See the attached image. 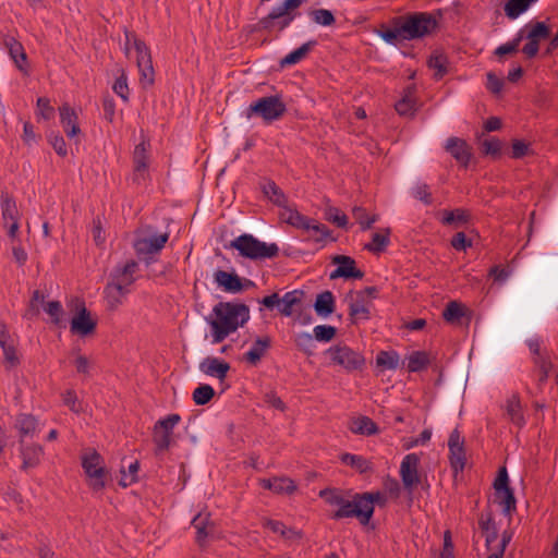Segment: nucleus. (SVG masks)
I'll list each match as a JSON object with an SVG mask.
<instances>
[{
    "label": "nucleus",
    "instance_id": "0eeeda50",
    "mask_svg": "<svg viewBox=\"0 0 558 558\" xmlns=\"http://www.w3.org/2000/svg\"><path fill=\"white\" fill-rule=\"evenodd\" d=\"M82 468L87 477L88 486L100 492L106 486L107 471L101 456L94 449L85 450L81 456Z\"/></svg>",
    "mask_w": 558,
    "mask_h": 558
},
{
    "label": "nucleus",
    "instance_id": "cd10ccee",
    "mask_svg": "<svg viewBox=\"0 0 558 558\" xmlns=\"http://www.w3.org/2000/svg\"><path fill=\"white\" fill-rule=\"evenodd\" d=\"M105 299L110 310H116L123 303L124 298L130 293V289H123L109 280L105 287Z\"/></svg>",
    "mask_w": 558,
    "mask_h": 558
},
{
    "label": "nucleus",
    "instance_id": "f8f14e48",
    "mask_svg": "<svg viewBox=\"0 0 558 558\" xmlns=\"http://www.w3.org/2000/svg\"><path fill=\"white\" fill-rule=\"evenodd\" d=\"M169 233H155L150 229L141 231L134 241V248L137 255L149 257L158 254L166 245Z\"/></svg>",
    "mask_w": 558,
    "mask_h": 558
},
{
    "label": "nucleus",
    "instance_id": "a19ab883",
    "mask_svg": "<svg viewBox=\"0 0 558 558\" xmlns=\"http://www.w3.org/2000/svg\"><path fill=\"white\" fill-rule=\"evenodd\" d=\"M262 191L270 202L280 207L287 203L286 196L281 189L272 181H265L262 184Z\"/></svg>",
    "mask_w": 558,
    "mask_h": 558
},
{
    "label": "nucleus",
    "instance_id": "0e129e2a",
    "mask_svg": "<svg viewBox=\"0 0 558 558\" xmlns=\"http://www.w3.org/2000/svg\"><path fill=\"white\" fill-rule=\"evenodd\" d=\"M63 403L74 413L83 412V404L78 400L75 391L68 390L62 396Z\"/></svg>",
    "mask_w": 558,
    "mask_h": 558
},
{
    "label": "nucleus",
    "instance_id": "ddd939ff",
    "mask_svg": "<svg viewBox=\"0 0 558 558\" xmlns=\"http://www.w3.org/2000/svg\"><path fill=\"white\" fill-rule=\"evenodd\" d=\"M496 501L502 507L506 515H510L515 509V498L512 489L508 485V474L506 468H501L494 482Z\"/></svg>",
    "mask_w": 558,
    "mask_h": 558
},
{
    "label": "nucleus",
    "instance_id": "864d4df0",
    "mask_svg": "<svg viewBox=\"0 0 558 558\" xmlns=\"http://www.w3.org/2000/svg\"><path fill=\"white\" fill-rule=\"evenodd\" d=\"M215 396V390L209 385H199L195 390L193 391V401L197 405H204L207 404L213 397Z\"/></svg>",
    "mask_w": 558,
    "mask_h": 558
},
{
    "label": "nucleus",
    "instance_id": "c03bdc74",
    "mask_svg": "<svg viewBox=\"0 0 558 558\" xmlns=\"http://www.w3.org/2000/svg\"><path fill=\"white\" fill-rule=\"evenodd\" d=\"M303 230L308 234V238L315 242L324 241L329 236L328 228L311 218H308V223H305Z\"/></svg>",
    "mask_w": 558,
    "mask_h": 558
},
{
    "label": "nucleus",
    "instance_id": "5701e85b",
    "mask_svg": "<svg viewBox=\"0 0 558 558\" xmlns=\"http://www.w3.org/2000/svg\"><path fill=\"white\" fill-rule=\"evenodd\" d=\"M446 150L462 166H468L471 159V148L466 142L459 137L447 140Z\"/></svg>",
    "mask_w": 558,
    "mask_h": 558
},
{
    "label": "nucleus",
    "instance_id": "7ed1b4c3",
    "mask_svg": "<svg viewBox=\"0 0 558 558\" xmlns=\"http://www.w3.org/2000/svg\"><path fill=\"white\" fill-rule=\"evenodd\" d=\"M124 52L128 58H135L140 72V83L143 87H149L155 81V71L147 46L134 34L125 33Z\"/></svg>",
    "mask_w": 558,
    "mask_h": 558
},
{
    "label": "nucleus",
    "instance_id": "423d86ee",
    "mask_svg": "<svg viewBox=\"0 0 558 558\" xmlns=\"http://www.w3.org/2000/svg\"><path fill=\"white\" fill-rule=\"evenodd\" d=\"M325 355L329 359L330 365L340 366L349 373L361 371L365 365L363 354L344 343L331 345L325 351Z\"/></svg>",
    "mask_w": 558,
    "mask_h": 558
},
{
    "label": "nucleus",
    "instance_id": "58836bf2",
    "mask_svg": "<svg viewBox=\"0 0 558 558\" xmlns=\"http://www.w3.org/2000/svg\"><path fill=\"white\" fill-rule=\"evenodd\" d=\"M41 454H43V449L40 446H37V445H32V446H27V447L22 446L21 456L23 459V465H22L23 469L35 468L36 465H38L40 462Z\"/></svg>",
    "mask_w": 558,
    "mask_h": 558
},
{
    "label": "nucleus",
    "instance_id": "8fccbe9b",
    "mask_svg": "<svg viewBox=\"0 0 558 558\" xmlns=\"http://www.w3.org/2000/svg\"><path fill=\"white\" fill-rule=\"evenodd\" d=\"M549 34L550 29L544 22H536L529 27L526 39L539 44V41L546 39Z\"/></svg>",
    "mask_w": 558,
    "mask_h": 558
},
{
    "label": "nucleus",
    "instance_id": "9d476101",
    "mask_svg": "<svg viewBox=\"0 0 558 558\" xmlns=\"http://www.w3.org/2000/svg\"><path fill=\"white\" fill-rule=\"evenodd\" d=\"M352 517L357 518L362 524H367L373 517L371 500L361 498L359 494L354 496L353 500L345 498L332 514V519L337 520Z\"/></svg>",
    "mask_w": 558,
    "mask_h": 558
},
{
    "label": "nucleus",
    "instance_id": "4468645a",
    "mask_svg": "<svg viewBox=\"0 0 558 558\" xmlns=\"http://www.w3.org/2000/svg\"><path fill=\"white\" fill-rule=\"evenodd\" d=\"M420 458L415 453L407 454L400 465V476L404 488L412 493L420 484L421 476L418 474Z\"/></svg>",
    "mask_w": 558,
    "mask_h": 558
},
{
    "label": "nucleus",
    "instance_id": "4c0bfd02",
    "mask_svg": "<svg viewBox=\"0 0 558 558\" xmlns=\"http://www.w3.org/2000/svg\"><path fill=\"white\" fill-rule=\"evenodd\" d=\"M269 345L270 339L268 337L256 339L252 348L245 353V360L253 365L257 364Z\"/></svg>",
    "mask_w": 558,
    "mask_h": 558
},
{
    "label": "nucleus",
    "instance_id": "dca6fc26",
    "mask_svg": "<svg viewBox=\"0 0 558 558\" xmlns=\"http://www.w3.org/2000/svg\"><path fill=\"white\" fill-rule=\"evenodd\" d=\"M148 149H149V143L143 140L141 143H138L133 151V163H134V171H133V181L136 183H142L145 181L148 177Z\"/></svg>",
    "mask_w": 558,
    "mask_h": 558
},
{
    "label": "nucleus",
    "instance_id": "1a4fd4ad",
    "mask_svg": "<svg viewBox=\"0 0 558 558\" xmlns=\"http://www.w3.org/2000/svg\"><path fill=\"white\" fill-rule=\"evenodd\" d=\"M180 421L181 416L179 414H169L156 422L153 428V441L156 456L168 450L173 444V429Z\"/></svg>",
    "mask_w": 558,
    "mask_h": 558
},
{
    "label": "nucleus",
    "instance_id": "5fc2aeb1",
    "mask_svg": "<svg viewBox=\"0 0 558 558\" xmlns=\"http://www.w3.org/2000/svg\"><path fill=\"white\" fill-rule=\"evenodd\" d=\"M264 525L276 534H280L284 538L299 537V533L294 530L288 529L282 522L275 520H267Z\"/></svg>",
    "mask_w": 558,
    "mask_h": 558
},
{
    "label": "nucleus",
    "instance_id": "09e8293b",
    "mask_svg": "<svg viewBox=\"0 0 558 558\" xmlns=\"http://www.w3.org/2000/svg\"><path fill=\"white\" fill-rule=\"evenodd\" d=\"M313 22L322 26H331L336 23V17L330 10L327 9H315L308 12Z\"/></svg>",
    "mask_w": 558,
    "mask_h": 558
},
{
    "label": "nucleus",
    "instance_id": "4d7b16f0",
    "mask_svg": "<svg viewBox=\"0 0 558 558\" xmlns=\"http://www.w3.org/2000/svg\"><path fill=\"white\" fill-rule=\"evenodd\" d=\"M319 496L330 506L339 507L345 500V496L339 489H324L320 490Z\"/></svg>",
    "mask_w": 558,
    "mask_h": 558
},
{
    "label": "nucleus",
    "instance_id": "49530a36",
    "mask_svg": "<svg viewBox=\"0 0 558 558\" xmlns=\"http://www.w3.org/2000/svg\"><path fill=\"white\" fill-rule=\"evenodd\" d=\"M400 356L395 351H380L376 356V364L386 369H397Z\"/></svg>",
    "mask_w": 558,
    "mask_h": 558
},
{
    "label": "nucleus",
    "instance_id": "6ab92c4d",
    "mask_svg": "<svg viewBox=\"0 0 558 558\" xmlns=\"http://www.w3.org/2000/svg\"><path fill=\"white\" fill-rule=\"evenodd\" d=\"M450 452V463L456 471L463 470L465 465L464 439L456 428L451 432L448 439Z\"/></svg>",
    "mask_w": 558,
    "mask_h": 558
},
{
    "label": "nucleus",
    "instance_id": "72a5a7b5",
    "mask_svg": "<svg viewBox=\"0 0 558 558\" xmlns=\"http://www.w3.org/2000/svg\"><path fill=\"white\" fill-rule=\"evenodd\" d=\"M314 308L318 316L328 317L335 311V298L330 291H324L316 298Z\"/></svg>",
    "mask_w": 558,
    "mask_h": 558
},
{
    "label": "nucleus",
    "instance_id": "c756f323",
    "mask_svg": "<svg viewBox=\"0 0 558 558\" xmlns=\"http://www.w3.org/2000/svg\"><path fill=\"white\" fill-rule=\"evenodd\" d=\"M260 485L276 494H292L296 488L294 482L289 477L264 478L260 481Z\"/></svg>",
    "mask_w": 558,
    "mask_h": 558
},
{
    "label": "nucleus",
    "instance_id": "f257e3e1",
    "mask_svg": "<svg viewBox=\"0 0 558 558\" xmlns=\"http://www.w3.org/2000/svg\"><path fill=\"white\" fill-rule=\"evenodd\" d=\"M436 20L427 12L410 13L395 17L391 26L383 27L378 35L388 44L422 38L436 28Z\"/></svg>",
    "mask_w": 558,
    "mask_h": 558
},
{
    "label": "nucleus",
    "instance_id": "680f3d73",
    "mask_svg": "<svg viewBox=\"0 0 558 558\" xmlns=\"http://www.w3.org/2000/svg\"><path fill=\"white\" fill-rule=\"evenodd\" d=\"M481 148L485 155L497 156L501 149V143L498 138L490 136L481 140Z\"/></svg>",
    "mask_w": 558,
    "mask_h": 558
},
{
    "label": "nucleus",
    "instance_id": "393cba45",
    "mask_svg": "<svg viewBox=\"0 0 558 558\" xmlns=\"http://www.w3.org/2000/svg\"><path fill=\"white\" fill-rule=\"evenodd\" d=\"M397 112L400 116L411 117L417 109V101L415 96V86H408L402 94V97L395 105Z\"/></svg>",
    "mask_w": 558,
    "mask_h": 558
},
{
    "label": "nucleus",
    "instance_id": "603ef678",
    "mask_svg": "<svg viewBox=\"0 0 558 558\" xmlns=\"http://www.w3.org/2000/svg\"><path fill=\"white\" fill-rule=\"evenodd\" d=\"M352 215L362 230L369 229L378 220L377 215L369 216L364 208L357 206L352 209Z\"/></svg>",
    "mask_w": 558,
    "mask_h": 558
},
{
    "label": "nucleus",
    "instance_id": "3c124183",
    "mask_svg": "<svg viewBox=\"0 0 558 558\" xmlns=\"http://www.w3.org/2000/svg\"><path fill=\"white\" fill-rule=\"evenodd\" d=\"M72 354L74 356L73 363L76 372L78 374L89 376L94 367V361L88 356L81 354L78 351H73Z\"/></svg>",
    "mask_w": 558,
    "mask_h": 558
},
{
    "label": "nucleus",
    "instance_id": "052dcab7",
    "mask_svg": "<svg viewBox=\"0 0 558 558\" xmlns=\"http://www.w3.org/2000/svg\"><path fill=\"white\" fill-rule=\"evenodd\" d=\"M464 315V306L456 301H451L446 306L442 316L447 322H454Z\"/></svg>",
    "mask_w": 558,
    "mask_h": 558
},
{
    "label": "nucleus",
    "instance_id": "a18cd8bd",
    "mask_svg": "<svg viewBox=\"0 0 558 558\" xmlns=\"http://www.w3.org/2000/svg\"><path fill=\"white\" fill-rule=\"evenodd\" d=\"M409 372H420L427 367L429 364V356L424 351H413L407 357Z\"/></svg>",
    "mask_w": 558,
    "mask_h": 558
},
{
    "label": "nucleus",
    "instance_id": "a878e982",
    "mask_svg": "<svg viewBox=\"0 0 558 558\" xmlns=\"http://www.w3.org/2000/svg\"><path fill=\"white\" fill-rule=\"evenodd\" d=\"M348 427L353 434L362 436H372L379 432L377 424L372 418L364 415L352 417Z\"/></svg>",
    "mask_w": 558,
    "mask_h": 558
},
{
    "label": "nucleus",
    "instance_id": "e2e57ef3",
    "mask_svg": "<svg viewBox=\"0 0 558 558\" xmlns=\"http://www.w3.org/2000/svg\"><path fill=\"white\" fill-rule=\"evenodd\" d=\"M54 116V109L50 105V100L46 97L37 99V117L44 120H50Z\"/></svg>",
    "mask_w": 558,
    "mask_h": 558
},
{
    "label": "nucleus",
    "instance_id": "37998d69",
    "mask_svg": "<svg viewBox=\"0 0 558 558\" xmlns=\"http://www.w3.org/2000/svg\"><path fill=\"white\" fill-rule=\"evenodd\" d=\"M5 46L9 50V54L16 64V66L23 71L24 66L23 63L26 61V53L24 51L23 46L16 41L14 38H9L5 40Z\"/></svg>",
    "mask_w": 558,
    "mask_h": 558
},
{
    "label": "nucleus",
    "instance_id": "aec40b11",
    "mask_svg": "<svg viewBox=\"0 0 558 558\" xmlns=\"http://www.w3.org/2000/svg\"><path fill=\"white\" fill-rule=\"evenodd\" d=\"M0 348L3 352V362L9 367H15L20 363L16 351V340L9 333L7 326L0 323Z\"/></svg>",
    "mask_w": 558,
    "mask_h": 558
},
{
    "label": "nucleus",
    "instance_id": "338daca9",
    "mask_svg": "<svg viewBox=\"0 0 558 558\" xmlns=\"http://www.w3.org/2000/svg\"><path fill=\"white\" fill-rule=\"evenodd\" d=\"M48 142L50 143V145L52 146V148L59 156H61V157L66 156L68 149H66V144H65L63 136H61L58 133L52 132L48 135Z\"/></svg>",
    "mask_w": 558,
    "mask_h": 558
},
{
    "label": "nucleus",
    "instance_id": "f03ea898",
    "mask_svg": "<svg viewBox=\"0 0 558 558\" xmlns=\"http://www.w3.org/2000/svg\"><path fill=\"white\" fill-rule=\"evenodd\" d=\"M210 327L211 342H222L250 319V308L242 303L219 302L205 318Z\"/></svg>",
    "mask_w": 558,
    "mask_h": 558
},
{
    "label": "nucleus",
    "instance_id": "bb28decb",
    "mask_svg": "<svg viewBox=\"0 0 558 558\" xmlns=\"http://www.w3.org/2000/svg\"><path fill=\"white\" fill-rule=\"evenodd\" d=\"M215 281L226 292L238 293L243 289L240 277L233 272L217 270L215 272Z\"/></svg>",
    "mask_w": 558,
    "mask_h": 558
},
{
    "label": "nucleus",
    "instance_id": "6e6d98bb",
    "mask_svg": "<svg viewBox=\"0 0 558 558\" xmlns=\"http://www.w3.org/2000/svg\"><path fill=\"white\" fill-rule=\"evenodd\" d=\"M428 66L434 71V77L439 80L447 73V58L442 54L432 56Z\"/></svg>",
    "mask_w": 558,
    "mask_h": 558
},
{
    "label": "nucleus",
    "instance_id": "39448f33",
    "mask_svg": "<svg viewBox=\"0 0 558 558\" xmlns=\"http://www.w3.org/2000/svg\"><path fill=\"white\" fill-rule=\"evenodd\" d=\"M230 246L239 251L240 255L250 259L274 258L279 253L276 243H266L252 234H242L231 241Z\"/></svg>",
    "mask_w": 558,
    "mask_h": 558
},
{
    "label": "nucleus",
    "instance_id": "2f4dec72",
    "mask_svg": "<svg viewBox=\"0 0 558 558\" xmlns=\"http://www.w3.org/2000/svg\"><path fill=\"white\" fill-rule=\"evenodd\" d=\"M340 461L354 469L361 474L368 473L373 471V463L364 458L363 456L352 454V453H342L340 456Z\"/></svg>",
    "mask_w": 558,
    "mask_h": 558
},
{
    "label": "nucleus",
    "instance_id": "6e6552de",
    "mask_svg": "<svg viewBox=\"0 0 558 558\" xmlns=\"http://www.w3.org/2000/svg\"><path fill=\"white\" fill-rule=\"evenodd\" d=\"M286 110V105L280 97L267 96L251 104L244 113L247 119L258 117L265 123L269 124L279 120L284 114Z\"/></svg>",
    "mask_w": 558,
    "mask_h": 558
},
{
    "label": "nucleus",
    "instance_id": "2eb2a0df",
    "mask_svg": "<svg viewBox=\"0 0 558 558\" xmlns=\"http://www.w3.org/2000/svg\"><path fill=\"white\" fill-rule=\"evenodd\" d=\"M97 322L92 317L84 304L77 307V312L74 314L70 322V330L73 335L85 337L94 333Z\"/></svg>",
    "mask_w": 558,
    "mask_h": 558
},
{
    "label": "nucleus",
    "instance_id": "473e14b6",
    "mask_svg": "<svg viewBox=\"0 0 558 558\" xmlns=\"http://www.w3.org/2000/svg\"><path fill=\"white\" fill-rule=\"evenodd\" d=\"M390 243V229H381L372 234V241L365 244L364 248L374 254H379L386 250Z\"/></svg>",
    "mask_w": 558,
    "mask_h": 558
},
{
    "label": "nucleus",
    "instance_id": "774afa93",
    "mask_svg": "<svg viewBox=\"0 0 558 558\" xmlns=\"http://www.w3.org/2000/svg\"><path fill=\"white\" fill-rule=\"evenodd\" d=\"M138 469H140V464L137 461L131 463L129 465L128 473L122 472L120 485H122L123 487H126V486L133 484L134 482H136Z\"/></svg>",
    "mask_w": 558,
    "mask_h": 558
},
{
    "label": "nucleus",
    "instance_id": "b1692460",
    "mask_svg": "<svg viewBox=\"0 0 558 558\" xmlns=\"http://www.w3.org/2000/svg\"><path fill=\"white\" fill-rule=\"evenodd\" d=\"M14 427L19 432L21 444H23L24 438H33L40 430L36 417L24 413L16 416Z\"/></svg>",
    "mask_w": 558,
    "mask_h": 558
},
{
    "label": "nucleus",
    "instance_id": "f3484780",
    "mask_svg": "<svg viewBox=\"0 0 558 558\" xmlns=\"http://www.w3.org/2000/svg\"><path fill=\"white\" fill-rule=\"evenodd\" d=\"M59 116L60 124L68 138L74 140L78 143L82 131L78 124V116L76 111L69 104H63L59 107Z\"/></svg>",
    "mask_w": 558,
    "mask_h": 558
},
{
    "label": "nucleus",
    "instance_id": "79ce46f5",
    "mask_svg": "<svg viewBox=\"0 0 558 558\" xmlns=\"http://www.w3.org/2000/svg\"><path fill=\"white\" fill-rule=\"evenodd\" d=\"M536 1L537 0H508L505 4V13L509 19L514 20Z\"/></svg>",
    "mask_w": 558,
    "mask_h": 558
},
{
    "label": "nucleus",
    "instance_id": "9b49d317",
    "mask_svg": "<svg viewBox=\"0 0 558 558\" xmlns=\"http://www.w3.org/2000/svg\"><path fill=\"white\" fill-rule=\"evenodd\" d=\"M377 290L374 287L350 292L347 296L349 314L355 320L369 318L372 301L376 298Z\"/></svg>",
    "mask_w": 558,
    "mask_h": 558
},
{
    "label": "nucleus",
    "instance_id": "412c9836",
    "mask_svg": "<svg viewBox=\"0 0 558 558\" xmlns=\"http://www.w3.org/2000/svg\"><path fill=\"white\" fill-rule=\"evenodd\" d=\"M138 265L134 260H129L123 265H118L110 275V281L123 289H130L135 281V274Z\"/></svg>",
    "mask_w": 558,
    "mask_h": 558
},
{
    "label": "nucleus",
    "instance_id": "c85d7f7f",
    "mask_svg": "<svg viewBox=\"0 0 558 558\" xmlns=\"http://www.w3.org/2000/svg\"><path fill=\"white\" fill-rule=\"evenodd\" d=\"M304 293L299 290L287 292L281 299L279 304V311L283 316L290 317L294 314L296 308L300 306Z\"/></svg>",
    "mask_w": 558,
    "mask_h": 558
},
{
    "label": "nucleus",
    "instance_id": "e433bc0d",
    "mask_svg": "<svg viewBox=\"0 0 558 558\" xmlns=\"http://www.w3.org/2000/svg\"><path fill=\"white\" fill-rule=\"evenodd\" d=\"M281 207L280 218L282 221L302 230L305 223H308V218L299 213L296 209L288 207L286 204Z\"/></svg>",
    "mask_w": 558,
    "mask_h": 558
},
{
    "label": "nucleus",
    "instance_id": "69168bd1",
    "mask_svg": "<svg viewBox=\"0 0 558 558\" xmlns=\"http://www.w3.org/2000/svg\"><path fill=\"white\" fill-rule=\"evenodd\" d=\"M326 218L339 228H344L348 225L347 215L336 207H329L326 210Z\"/></svg>",
    "mask_w": 558,
    "mask_h": 558
},
{
    "label": "nucleus",
    "instance_id": "a211bd4d",
    "mask_svg": "<svg viewBox=\"0 0 558 558\" xmlns=\"http://www.w3.org/2000/svg\"><path fill=\"white\" fill-rule=\"evenodd\" d=\"M332 264L337 265V268L330 274V279H362L364 276L363 271L356 268L355 260L350 256L336 255L332 257Z\"/></svg>",
    "mask_w": 558,
    "mask_h": 558
},
{
    "label": "nucleus",
    "instance_id": "de8ad7c7",
    "mask_svg": "<svg viewBox=\"0 0 558 558\" xmlns=\"http://www.w3.org/2000/svg\"><path fill=\"white\" fill-rule=\"evenodd\" d=\"M533 362L539 372V383H545L548 378L549 372L553 368L551 356L549 352L533 357Z\"/></svg>",
    "mask_w": 558,
    "mask_h": 558
},
{
    "label": "nucleus",
    "instance_id": "c9c22d12",
    "mask_svg": "<svg viewBox=\"0 0 558 558\" xmlns=\"http://www.w3.org/2000/svg\"><path fill=\"white\" fill-rule=\"evenodd\" d=\"M470 219V213L465 209L458 208L454 210H444L441 222L444 225L453 226L456 228L462 227L468 223Z\"/></svg>",
    "mask_w": 558,
    "mask_h": 558
},
{
    "label": "nucleus",
    "instance_id": "ea45409f",
    "mask_svg": "<svg viewBox=\"0 0 558 558\" xmlns=\"http://www.w3.org/2000/svg\"><path fill=\"white\" fill-rule=\"evenodd\" d=\"M316 45V41H307L300 46L299 48L294 49L290 53H288L282 60L281 65H292L299 63L301 60H303L307 53L311 51V49Z\"/></svg>",
    "mask_w": 558,
    "mask_h": 558
},
{
    "label": "nucleus",
    "instance_id": "13d9d810",
    "mask_svg": "<svg viewBox=\"0 0 558 558\" xmlns=\"http://www.w3.org/2000/svg\"><path fill=\"white\" fill-rule=\"evenodd\" d=\"M314 338L320 342H329L337 333V329L330 325H318L313 329Z\"/></svg>",
    "mask_w": 558,
    "mask_h": 558
},
{
    "label": "nucleus",
    "instance_id": "4be33fe9",
    "mask_svg": "<svg viewBox=\"0 0 558 558\" xmlns=\"http://www.w3.org/2000/svg\"><path fill=\"white\" fill-rule=\"evenodd\" d=\"M230 369V364L214 356H208L199 363V371L207 376L223 380Z\"/></svg>",
    "mask_w": 558,
    "mask_h": 558
},
{
    "label": "nucleus",
    "instance_id": "f704fd0d",
    "mask_svg": "<svg viewBox=\"0 0 558 558\" xmlns=\"http://www.w3.org/2000/svg\"><path fill=\"white\" fill-rule=\"evenodd\" d=\"M1 211L4 225L20 220L16 203L8 193H2L1 195Z\"/></svg>",
    "mask_w": 558,
    "mask_h": 558
},
{
    "label": "nucleus",
    "instance_id": "bf43d9fd",
    "mask_svg": "<svg viewBox=\"0 0 558 558\" xmlns=\"http://www.w3.org/2000/svg\"><path fill=\"white\" fill-rule=\"evenodd\" d=\"M295 344L296 347L302 350L304 353L311 355L314 352L315 343L314 338L308 332H301L295 336Z\"/></svg>",
    "mask_w": 558,
    "mask_h": 558
},
{
    "label": "nucleus",
    "instance_id": "7c9ffc66",
    "mask_svg": "<svg viewBox=\"0 0 558 558\" xmlns=\"http://www.w3.org/2000/svg\"><path fill=\"white\" fill-rule=\"evenodd\" d=\"M505 409L508 417L513 424L519 427L524 425L525 420L519 396L512 395L509 397L506 401Z\"/></svg>",
    "mask_w": 558,
    "mask_h": 558
},
{
    "label": "nucleus",
    "instance_id": "20e7f679",
    "mask_svg": "<svg viewBox=\"0 0 558 558\" xmlns=\"http://www.w3.org/2000/svg\"><path fill=\"white\" fill-rule=\"evenodd\" d=\"M307 0H282L274 8L268 15L258 21V28L264 31L282 32L288 28L292 22L301 15L299 9Z\"/></svg>",
    "mask_w": 558,
    "mask_h": 558
}]
</instances>
